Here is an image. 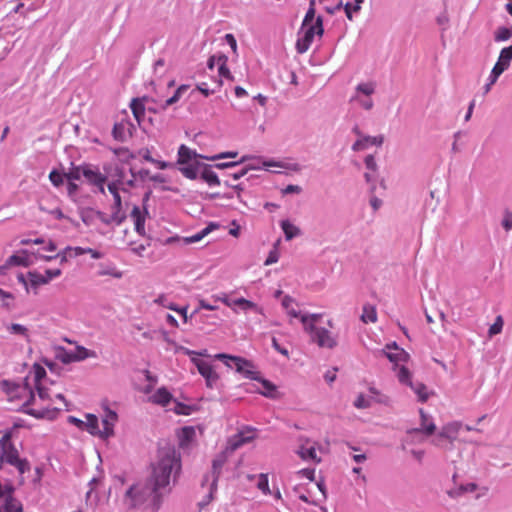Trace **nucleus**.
I'll return each instance as SVG.
<instances>
[{"label": "nucleus", "instance_id": "61", "mask_svg": "<svg viewBox=\"0 0 512 512\" xmlns=\"http://www.w3.org/2000/svg\"><path fill=\"white\" fill-rule=\"evenodd\" d=\"M371 403L363 396L359 395L354 402V406L358 409L368 408Z\"/></svg>", "mask_w": 512, "mask_h": 512}, {"label": "nucleus", "instance_id": "39", "mask_svg": "<svg viewBox=\"0 0 512 512\" xmlns=\"http://www.w3.org/2000/svg\"><path fill=\"white\" fill-rule=\"evenodd\" d=\"M130 124L128 122L116 123L113 127V136L116 140L123 141L126 138L127 132H129Z\"/></svg>", "mask_w": 512, "mask_h": 512}, {"label": "nucleus", "instance_id": "10", "mask_svg": "<svg viewBox=\"0 0 512 512\" xmlns=\"http://www.w3.org/2000/svg\"><path fill=\"white\" fill-rule=\"evenodd\" d=\"M182 349L186 355L190 356L191 362L197 367L198 372L205 379L206 386L213 388L219 377L211 363L201 360L197 357L204 354L202 352H196L187 348Z\"/></svg>", "mask_w": 512, "mask_h": 512}, {"label": "nucleus", "instance_id": "37", "mask_svg": "<svg viewBox=\"0 0 512 512\" xmlns=\"http://www.w3.org/2000/svg\"><path fill=\"white\" fill-rule=\"evenodd\" d=\"M202 155H198L196 152L192 151L185 145H181L178 150V163L179 164H187L192 158H202Z\"/></svg>", "mask_w": 512, "mask_h": 512}, {"label": "nucleus", "instance_id": "40", "mask_svg": "<svg viewBox=\"0 0 512 512\" xmlns=\"http://www.w3.org/2000/svg\"><path fill=\"white\" fill-rule=\"evenodd\" d=\"M503 73L502 69L500 67H493L489 77L488 82L484 86V92L488 93L491 89V87L496 83L499 76Z\"/></svg>", "mask_w": 512, "mask_h": 512}, {"label": "nucleus", "instance_id": "63", "mask_svg": "<svg viewBox=\"0 0 512 512\" xmlns=\"http://www.w3.org/2000/svg\"><path fill=\"white\" fill-rule=\"evenodd\" d=\"M298 474L301 475L302 477L310 480V481H313L314 480V476H315V469L304 468V469H301L298 472Z\"/></svg>", "mask_w": 512, "mask_h": 512}, {"label": "nucleus", "instance_id": "49", "mask_svg": "<svg viewBox=\"0 0 512 512\" xmlns=\"http://www.w3.org/2000/svg\"><path fill=\"white\" fill-rule=\"evenodd\" d=\"M238 152L236 151H228V152H222L219 154L211 155V156H201L202 159L208 160V161H217L220 159H226V158H235L237 157Z\"/></svg>", "mask_w": 512, "mask_h": 512}, {"label": "nucleus", "instance_id": "25", "mask_svg": "<svg viewBox=\"0 0 512 512\" xmlns=\"http://www.w3.org/2000/svg\"><path fill=\"white\" fill-rule=\"evenodd\" d=\"M420 414V431L426 436H432L435 433L436 425L434 423L433 417L424 412L423 409L419 410Z\"/></svg>", "mask_w": 512, "mask_h": 512}, {"label": "nucleus", "instance_id": "19", "mask_svg": "<svg viewBox=\"0 0 512 512\" xmlns=\"http://www.w3.org/2000/svg\"><path fill=\"white\" fill-rule=\"evenodd\" d=\"M108 191L113 196V205L111 212L114 213V220L124 221L126 218L125 212L122 210V200L119 193V182H111L108 184Z\"/></svg>", "mask_w": 512, "mask_h": 512}, {"label": "nucleus", "instance_id": "38", "mask_svg": "<svg viewBox=\"0 0 512 512\" xmlns=\"http://www.w3.org/2000/svg\"><path fill=\"white\" fill-rule=\"evenodd\" d=\"M227 61H228V57L225 54L220 53V56L218 58V66H217L218 74L220 77H224L226 79L232 80L233 77L227 67Z\"/></svg>", "mask_w": 512, "mask_h": 512}, {"label": "nucleus", "instance_id": "34", "mask_svg": "<svg viewBox=\"0 0 512 512\" xmlns=\"http://www.w3.org/2000/svg\"><path fill=\"white\" fill-rule=\"evenodd\" d=\"M261 384V389H258V392L265 397L268 398H276L277 397V387L270 381L259 376L257 380Z\"/></svg>", "mask_w": 512, "mask_h": 512}, {"label": "nucleus", "instance_id": "21", "mask_svg": "<svg viewBox=\"0 0 512 512\" xmlns=\"http://www.w3.org/2000/svg\"><path fill=\"white\" fill-rule=\"evenodd\" d=\"M234 313L240 312H254L258 314H263V308L259 306L257 303L245 299L243 297L235 298L234 308L231 309Z\"/></svg>", "mask_w": 512, "mask_h": 512}, {"label": "nucleus", "instance_id": "52", "mask_svg": "<svg viewBox=\"0 0 512 512\" xmlns=\"http://www.w3.org/2000/svg\"><path fill=\"white\" fill-rule=\"evenodd\" d=\"M501 225L505 229L506 232H508L512 229V211H510L509 209H506L503 212V218L501 221Z\"/></svg>", "mask_w": 512, "mask_h": 512}, {"label": "nucleus", "instance_id": "53", "mask_svg": "<svg viewBox=\"0 0 512 512\" xmlns=\"http://www.w3.org/2000/svg\"><path fill=\"white\" fill-rule=\"evenodd\" d=\"M8 331L11 333V334H16V335H21L23 337H27L28 336V330L25 326L21 325V324H11L9 327H8Z\"/></svg>", "mask_w": 512, "mask_h": 512}, {"label": "nucleus", "instance_id": "45", "mask_svg": "<svg viewBox=\"0 0 512 512\" xmlns=\"http://www.w3.org/2000/svg\"><path fill=\"white\" fill-rule=\"evenodd\" d=\"M95 219H98L99 221H101L103 224L105 225H111V224H116V225H120L123 221H116L114 220V213L111 212L110 215H107L101 211H95Z\"/></svg>", "mask_w": 512, "mask_h": 512}, {"label": "nucleus", "instance_id": "30", "mask_svg": "<svg viewBox=\"0 0 512 512\" xmlns=\"http://www.w3.org/2000/svg\"><path fill=\"white\" fill-rule=\"evenodd\" d=\"M204 163L195 161L193 163L183 164L184 166L180 167L179 170L183 176L188 179L195 180L200 177V172L202 169V165Z\"/></svg>", "mask_w": 512, "mask_h": 512}, {"label": "nucleus", "instance_id": "27", "mask_svg": "<svg viewBox=\"0 0 512 512\" xmlns=\"http://www.w3.org/2000/svg\"><path fill=\"white\" fill-rule=\"evenodd\" d=\"M213 166L203 164L200 172V178L210 187H216L221 184L218 175L212 170Z\"/></svg>", "mask_w": 512, "mask_h": 512}, {"label": "nucleus", "instance_id": "60", "mask_svg": "<svg viewBox=\"0 0 512 512\" xmlns=\"http://www.w3.org/2000/svg\"><path fill=\"white\" fill-rule=\"evenodd\" d=\"M302 192V188L299 185H287L285 188L282 189L283 195L288 194H300Z\"/></svg>", "mask_w": 512, "mask_h": 512}, {"label": "nucleus", "instance_id": "46", "mask_svg": "<svg viewBox=\"0 0 512 512\" xmlns=\"http://www.w3.org/2000/svg\"><path fill=\"white\" fill-rule=\"evenodd\" d=\"M187 89L188 85H180L174 92L173 96H171L165 101V107L177 103L180 100L181 96L187 91Z\"/></svg>", "mask_w": 512, "mask_h": 512}, {"label": "nucleus", "instance_id": "35", "mask_svg": "<svg viewBox=\"0 0 512 512\" xmlns=\"http://www.w3.org/2000/svg\"><path fill=\"white\" fill-rule=\"evenodd\" d=\"M511 60H512V45L505 47L501 50L499 58L494 66L500 67L502 69V71L504 72L506 69H508Z\"/></svg>", "mask_w": 512, "mask_h": 512}, {"label": "nucleus", "instance_id": "32", "mask_svg": "<svg viewBox=\"0 0 512 512\" xmlns=\"http://www.w3.org/2000/svg\"><path fill=\"white\" fill-rule=\"evenodd\" d=\"M426 436L420 431V429L412 428L407 431L406 436L403 440V448L405 449L408 445L423 443Z\"/></svg>", "mask_w": 512, "mask_h": 512}, {"label": "nucleus", "instance_id": "51", "mask_svg": "<svg viewBox=\"0 0 512 512\" xmlns=\"http://www.w3.org/2000/svg\"><path fill=\"white\" fill-rule=\"evenodd\" d=\"M131 110L135 116V118L139 121L140 117L144 115V107L141 102L136 99H133L131 102Z\"/></svg>", "mask_w": 512, "mask_h": 512}, {"label": "nucleus", "instance_id": "33", "mask_svg": "<svg viewBox=\"0 0 512 512\" xmlns=\"http://www.w3.org/2000/svg\"><path fill=\"white\" fill-rule=\"evenodd\" d=\"M280 227L283 230V233L285 235V239L287 241H290L293 238L300 236V234H301L300 229L296 225H294L291 221H289L287 219L286 220H282L280 222Z\"/></svg>", "mask_w": 512, "mask_h": 512}, {"label": "nucleus", "instance_id": "20", "mask_svg": "<svg viewBox=\"0 0 512 512\" xmlns=\"http://www.w3.org/2000/svg\"><path fill=\"white\" fill-rule=\"evenodd\" d=\"M82 175L89 182V184L98 188L99 192L105 194L104 184L106 182V176L103 175L99 169L91 166H84L82 168Z\"/></svg>", "mask_w": 512, "mask_h": 512}, {"label": "nucleus", "instance_id": "8", "mask_svg": "<svg viewBox=\"0 0 512 512\" xmlns=\"http://www.w3.org/2000/svg\"><path fill=\"white\" fill-rule=\"evenodd\" d=\"M376 87L377 85L374 81L360 82L355 87L350 101L356 103L366 111L371 110L374 107L372 95L375 93Z\"/></svg>", "mask_w": 512, "mask_h": 512}, {"label": "nucleus", "instance_id": "12", "mask_svg": "<svg viewBox=\"0 0 512 512\" xmlns=\"http://www.w3.org/2000/svg\"><path fill=\"white\" fill-rule=\"evenodd\" d=\"M397 379L402 385L410 387L419 401L425 402L429 398L427 387L421 382H414L407 367H401L397 370Z\"/></svg>", "mask_w": 512, "mask_h": 512}, {"label": "nucleus", "instance_id": "43", "mask_svg": "<svg viewBox=\"0 0 512 512\" xmlns=\"http://www.w3.org/2000/svg\"><path fill=\"white\" fill-rule=\"evenodd\" d=\"M258 482H257V488L264 494V495H270L271 490L269 488V481H268V474L261 473L257 476Z\"/></svg>", "mask_w": 512, "mask_h": 512}, {"label": "nucleus", "instance_id": "64", "mask_svg": "<svg viewBox=\"0 0 512 512\" xmlns=\"http://www.w3.org/2000/svg\"><path fill=\"white\" fill-rule=\"evenodd\" d=\"M12 299L13 297L9 292H6L0 288V301L3 303V305L8 307L10 305V300Z\"/></svg>", "mask_w": 512, "mask_h": 512}, {"label": "nucleus", "instance_id": "6", "mask_svg": "<svg viewBox=\"0 0 512 512\" xmlns=\"http://www.w3.org/2000/svg\"><path fill=\"white\" fill-rule=\"evenodd\" d=\"M215 358L223 361L224 364L228 367H234L236 371L242 374L245 378L255 381L259 379V371H257L256 366L249 360L224 353L215 355Z\"/></svg>", "mask_w": 512, "mask_h": 512}, {"label": "nucleus", "instance_id": "24", "mask_svg": "<svg viewBox=\"0 0 512 512\" xmlns=\"http://www.w3.org/2000/svg\"><path fill=\"white\" fill-rule=\"evenodd\" d=\"M146 215L147 211L138 206H134L131 211V218L134 222L135 231L141 236L145 235Z\"/></svg>", "mask_w": 512, "mask_h": 512}, {"label": "nucleus", "instance_id": "58", "mask_svg": "<svg viewBox=\"0 0 512 512\" xmlns=\"http://www.w3.org/2000/svg\"><path fill=\"white\" fill-rule=\"evenodd\" d=\"M364 163L367 170L373 173L377 172V163L373 155H367L364 159Z\"/></svg>", "mask_w": 512, "mask_h": 512}, {"label": "nucleus", "instance_id": "22", "mask_svg": "<svg viewBox=\"0 0 512 512\" xmlns=\"http://www.w3.org/2000/svg\"><path fill=\"white\" fill-rule=\"evenodd\" d=\"M31 264L30 256L26 250H22L16 254L11 255L6 263L0 266V274L5 273V269L9 266H29Z\"/></svg>", "mask_w": 512, "mask_h": 512}, {"label": "nucleus", "instance_id": "54", "mask_svg": "<svg viewBox=\"0 0 512 512\" xmlns=\"http://www.w3.org/2000/svg\"><path fill=\"white\" fill-rule=\"evenodd\" d=\"M62 270L59 268L55 269H46L44 273H42L44 279H47V284H49L53 279L58 278L61 276Z\"/></svg>", "mask_w": 512, "mask_h": 512}, {"label": "nucleus", "instance_id": "41", "mask_svg": "<svg viewBox=\"0 0 512 512\" xmlns=\"http://www.w3.org/2000/svg\"><path fill=\"white\" fill-rule=\"evenodd\" d=\"M361 319L365 323H374L377 320V313L373 306H364Z\"/></svg>", "mask_w": 512, "mask_h": 512}, {"label": "nucleus", "instance_id": "7", "mask_svg": "<svg viewBox=\"0 0 512 512\" xmlns=\"http://www.w3.org/2000/svg\"><path fill=\"white\" fill-rule=\"evenodd\" d=\"M323 32V19L321 16L316 17L314 24H310L307 27L302 25L296 41L297 52L300 54L305 53L310 48L314 37L316 35L322 36Z\"/></svg>", "mask_w": 512, "mask_h": 512}, {"label": "nucleus", "instance_id": "29", "mask_svg": "<svg viewBox=\"0 0 512 512\" xmlns=\"http://www.w3.org/2000/svg\"><path fill=\"white\" fill-rule=\"evenodd\" d=\"M228 454H231V453L230 452H226V449H225L220 455H218L213 460L212 469H213L214 477H213V483L211 485L210 492H209V499L212 498V494H213L215 483L217 481V478H218V475L220 473V470H221L222 466L224 465V463L226 461V458H227Z\"/></svg>", "mask_w": 512, "mask_h": 512}, {"label": "nucleus", "instance_id": "56", "mask_svg": "<svg viewBox=\"0 0 512 512\" xmlns=\"http://www.w3.org/2000/svg\"><path fill=\"white\" fill-rule=\"evenodd\" d=\"M81 219L86 225H91L95 219V210L87 209L81 212Z\"/></svg>", "mask_w": 512, "mask_h": 512}, {"label": "nucleus", "instance_id": "50", "mask_svg": "<svg viewBox=\"0 0 512 512\" xmlns=\"http://www.w3.org/2000/svg\"><path fill=\"white\" fill-rule=\"evenodd\" d=\"M213 299L222 302L225 306L230 309L234 308L235 298H232L228 293H220L218 295L212 296Z\"/></svg>", "mask_w": 512, "mask_h": 512}, {"label": "nucleus", "instance_id": "4", "mask_svg": "<svg viewBox=\"0 0 512 512\" xmlns=\"http://www.w3.org/2000/svg\"><path fill=\"white\" fill-rule=\"evenodd\" d=\"M321 317V314L303 315L301 316V323L313 342L319 347L332 349L337 345L336 337L326 328L317 327Z\"/></svg>", "mask_w": 512, "mask_h": 512}, {"label": "nucleus", "instance_id": "13", "mask_svg": "<svg viewBox=\"0 0 512 512\" xmlns=\"http://www.w3.org/2000/svg\"><path fill=\"white\" fill-rule=\"evenodd\" d=\"M23 507L13 496V487L0 482V512H22Z\"/></svg>", "mask_w": 512, "mask_h": 512}, {"label": "nucleus", "instance_id": "14", "mask_svg": "<svg viewBox=\"0 0 512 512\" xmlns=\"http://www.w3.org/2000/svg\"><path fill=\"white\" fill-rule=\"evenodd\" d=\"M318 452H323V447L319 443L308 438L300 439L297 454L302 460L319 464L321 457L318 455Z\"/></svg>", "mask_w": 512, "mask_h": 512}, {"label": "nucleus", "instance_id": "3", "mask_svg": "<svg viewBox=\"0 0 512 512\" xmlns=\"http://www.w3.org/2000/svg\"><path fill=\"white\" fill-rule=\"evenodd\" d=\"M102 410V428H100L98 417L94 414H86L85 421L74 416H69L68 422L81 430H86L92 436L98 437L101 440H108L115 435L114 429L118 422V414L107 404L102 405Z\"/></svg>", "mask_w": 512, "mask_h": 512}, {"label": "nucleus", "instance_id": "2", "mask_svg": "<svg viewBox=\"0 0 512 512\" xmlns=\"http://www.w3.org/2000/svg\"><path fill=\"white\" fill-rule=\"evenodd\" d=\"M46 382L45 369L39 364H34L23 383L3 381L2 387L10 399H18L22 402L21 405L25 407L28 414L42 418L47 413L44 407L38 409L31 408L30 405L52 401V395L46 386Z\"/></svg>", "mask_w": 512, "mask_h": 512}, {"label": "nucleus", "instance_id": "44", "mask_svg": "<svg viewBox=\"0 0 512 512\" xmlns=\"http://www.w3.org/2000/svg\"><path fill=\"white\" fill-rule=\"evenodd\" d=\"M315 0H311L309 3V8L305 14V17L303 19L302 25L304 27H307L310 24H314L316 18H315Z\"/></svg>", "mask_w": 512, "mask_h": 512}, {"label": "nucleus", "instance_id": "5", "mask_svg": "<svg viewBox=\"0 0 512 512\" xmlns=\"http://www.w3.org/2000/svg\"><path fill=\"white\" fill-rule=\"evenodd\" d=\"M463 428L460 421H451L443 425L440 431L432 438L431 443L444 451H450L454 448V442ZM466 431H479L477 428L465 425Z\"/></svg>", "mask_w": 512, "mask_h": 512}, {"label": "nucleus", "instance_id": "55", "mask_svg": "<svg viewBox=\"0 0 512 512\" xmlns=\"http://www.w3.org/2000/svg\"><path fill=\"white\" fill-rule=\"evenodd\" d=\"M245 162H246V157H242L239 161L220 162V163H216L213 167L223 170V169L235 167V166L239 165L240 163H245Z\"/></svg>", "mask_w": 512, "mask_h": 512}, {"label": "nucleus", "instance_id": "18", "mask_svg": "<svg viewBox=\"0 0 512 512\" xmlns=\"http://www.w3.org/2000/svg\"><path fill=\"white\" fill-rule=\"evenodd\" d=\"M1 459L3 462L14 466L21 476L30 470L29 462L20 458L18 451L14 448L4 449Z\"/></svg>", "mask_w": 512, "mask_h": 512}, {"label": "nucleus", "instance_id": "57", "mask_svg": "<svg viewBox=\"0 0 512 512\" xmlns=\"http://www.w3.org/2000/svg\"><path fill=\"white\" fill-rule=\"evenodd\" d=\"M279 260V251L277 247L275 246L270 252L268 257L266 258L264 265L269 266L272 265Z\"/></svg>", "mask_w": 512, "mask_h": 512}, {"label": "nucleus", "instance_id": "47", "mask_svg": "<svg viewBox=\"0 0 512 512\" xmlns=\"http://www.w3.org/2000/svg\"><path fill=\"white\" fill-rule=\"evenodd\" d=\"M512 37V26L511 27H500L495 33V41L503 42Z\"/></svg>", "mask_w": 512, "mask_h": 512}, {"label": "nucleus", "instance_id": "42", "mask_svg": "<svg viewBox=\"0 0 512 512\" xmlns=\"http://www.w3.org/2000/svg\"><path fill=\"white\" fill-rule=\"evenodd\" d=\"M154 303L172 311L177 310V304L171 301L165 294H160L154 299Z\"/></svg>", "mask_w": 512, "mask_h": 512}, {"label": "nucleus", "instance_id": "59", "mask_svg": "<svg viewBox=\"0 0 512 512\" xmlns=\"http://www.w3.org/2000/svg\"><path fill=\"white\" fill-rule=\"evenodd\" d=\"M200 309L214 311L218 309V306L213 305L204 299H200L198 302V308L194 311L193 314L198 313Z\"/></svg>", "mask_w": 512, "mask_h": 512}, {"label": "nucleus", "instance_id": "48", "mask_svg": "<svg viewBox=\"0 0 512 512\" xmlns=\"http://www.w3.org/2000/svg\"><path fill=\"white\" fill-rule=\"evenodd\" d=\"M49 179L55 187H60L66 179V174L53 169L49 174Z\"/></svg>", "mask_w": 512, "mask_h": 512}, {"label": "nucleus", "instance_id": "11", "mask_svg": "<svg viewBox=\"0 0 512 512\" xmlns=\"http://www.w3.org/2000/svg\"><path fill=\"white\" fill-rule=\"evenodd\" d=\"M91 357H95V352L80 345H77L73 350L64 347L55 349V358L63 364L79 362Z\"/></svg>", "mask_w": 512, "mask_h": 512}, {"label": "nucleus", "instance_id": "1", "mask_svg": "<svg viewBox=\"0 0 512 512\" xmlns=\"http://www.w3.org/2000/svg\"><path fill=\"white\" fill-rule=\"evenodd\" d=\"M181 473V458L174 448L161 449L151 475L144 482L132 485L124 495L130 509L141 508L158 512L171 494Z\"/></svg>", "mask_w": 512, "mask_h": 512}, {"label": "nucleus", "instance_id": "15", "mask_svg": "<svg viewBox=\"0 0 512 512\" xmlns=\"http://www.w3.org/2000/svg\"><path fill=\"white\" fill-rule=\"evenodd\" d=\"M18 281L25 287L27 293L37 294L41 286L47 285V279H44L41 272L33 270L27 274H18Z\"/></svg>", "mask_w": 512, "mask_h": 512}, {"label": "nucleus", "instance_id": "9", "mask_svg": "<svg viewBox=\"0 0 512 512\" xmlns=\"http://www.w3.org/2000/svg\"><path fill=\"white\" fill-rule=\"evenodd\" d=\"M246 161H250L247 163L246 168L248 172L250 170H269L270 168H280L286 169L294 172H299L301 170V166L298 163H291L285 161H277L273 159H264L262 157H251L245 156Z\"/></svg>", "mask_w": 512, "mask_h": 512}, {"label": "nucleus", "instance_id": "62", "mask_svg": "<svg viewBox=\"0 0 512 512\" xmlns=\"http://www.w3.org/2000/svg\"><path fill=\"white\" fill-rule=\"evenodd\" d=\"M85 249L86 248L79 247V246H76V247L67 246V251H69L70 257H77L80 255L86 254Z\"/></svg>", "mask_w": 512, "mask_h": 512}, {"label": "nucleus", "instance_id": "36", "mask_svg": "<svg viewBox=\"0 0 512 512\" xmlns=\"http://www.w3.org/2000/svg\"><path fill=\"white\" fill-rule=\"evenodd\" d=\"M282 306L291 318H297L301 320V316L304 315L300 311L296 310L294 299L288 295L283 297Z\"/></svg>", "mask_w": 512, "mask_h": 512}, {"label": "nucleus", "instance_id": "28", "mask_svg": "<svg viewBox=\"0 0 512 512\" xmlns=\"http://www.w3.org/2000/svg\"><path fill=\"white\" fill-rule=\"evenodd\" d=\"M97 267V276H111L116 279H120L123 276V273L112 262L99 263Z\"/></svg>", "mask_w": 512, "mask_h": 512}, {"label": "nucleus", "instance_id": "23", "mask_svg": "<svg viewBox=\"0 0 512 512\" xmlns=\"http://www.w3.org/2000/svg\"><path fill=\"white\" fill-rule=\"evenodd\" d=\"M384 141L382 135L379 136H362L352 145L355 152L363 151L371 146H381Z\"/></svg>", "mask_w": 512, "mask_h": 512}, {"label": "nucleus", "instance_id": "26", "mask_svg": "<svg viewBox=\"0 0 512 512\" xmlns=\"http://www.w3.org/2000/svg\"><path fill=\"white\" fill-rule=\"evenodd\" d=\"M172 398L173 396L168 391V389L161 387L158 388L151 396H149L148 401L165 407L171 402Z\"/></svg>", "mask_w": 512, "mask_h": 512}, {"label": "nucleus", "instance_id": "31", "mask_svg": "<svg viewBox=\"0 0 512 512\" xmlns=\"http://www.w3.org/2000/svg\"><path fill=\"white\" fill-rule=\"evenodd\" d=\"M219 224L216 222H210L205 228L201 231L193 234L192 236L183 238V242L185 244H192L201 241L204 237H206L209 233L219 228Z\"/></svg>", "mask_w": 512, "mask_h": 512}, {"label": "nucleus", "instance_id": "17", "mask_svg": "<svg viewBox=\"0 0 512 512\" xmlns=\"http://www.w3.org/2000/svg\"><path fill=\"white\" fill-rule=\"evenodd\" d=\"M256 436L255 430L250 427L241 429L237 434L231 436L226 445V452L233 453L246 443L251 442Z\"/></svg>", "mask_w": 512, "mask_h": 512}, {"label": "nucleus", "instance_id": "16", "mask_svg": "<svg viewBox=\"0 0 512 512\" xmlns=\"http://www.w3.org/2000/svg\"><path fill=\"white\" fill-rule=\"evenodd\" d=\"M382 353L390 360V362L394 363L393 369L396 375L399 368L406 367L404 363L407 362L409 355L404 349L398 347L395 342L387 344L385 349L382 350Z\"/></svg>", "mask_w": 512, "mask_h": 512}]
</instances>
